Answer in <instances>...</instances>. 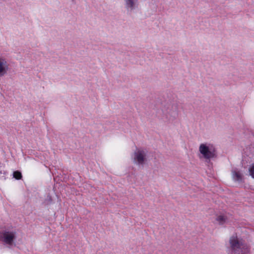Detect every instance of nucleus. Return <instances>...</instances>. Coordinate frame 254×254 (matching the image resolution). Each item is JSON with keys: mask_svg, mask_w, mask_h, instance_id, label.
<instances>
[{"mask_svg": "<svg viewBox=\"0 0 254 254\" xmlns=\"http://www.w3.org/2000/svg\"><path fill=\"white\" fill-rule=\"evenodd\" d=\"M199 157L206 160H210L217 156L214 146L209 143H200L198 147Z\"/></svg>", "mask_w": 254, "mask_h": 254, "instance_id": "f257e3e1", "label": "nucleus"}, {"mask_svg": "<svg viewBox=\"0 0 254 254\" xmlns=\"http://www.w3.org/2000/svg\"><path fill=\"white\" fill-rule=\"evenodd\" d=\"M230 244L232 249L235 251V254H249L248 247L240 241L237 237H231Z\"/></svg>", "mask_w": 254, "mask_h": 254, "instance_id": "f03ea898", "label": "nucleus"}, {"mask_svg": "<svg viewBox=\"0 0 254 254\" xmlns=\"http://www.w3.org/2000/svg\"><path fill=\"white\" fill-rule=\"evenodd\" d=\"M147 151L143 149L137 148L131 155L133 163L138 166L143 167L147 161Z\"/></svg>", "mask_w": 254, "mask_h": 254, "instance_id": "7ed1b4c3", "label": "nucleus"}, {"mask_svg": "<svg viewBox=\"0 0 254 254\" xmlns=\"http://www.w3.org/2000/svg\"><path fill=\"white\" fill-rule=\"evenodd\" d=\"M16 233L14 230L5 229L0 232V240L3 243L11 245L16 239Z\"/></svg>", "mask_w": 254, "mask_h": 254, "instance_id": "20e7f679", "label": "nucleus"}, {"mask_svg": "<svg viewBox=\"0 0 254 254\" xmlns=\"http://www.w3.org/2000/svg\"><path fill=\"white\" fill-rule=\"evenodd\" d=\"M9 69L7 60L3 57H0V77L5 75Z\"/></svg>", "mask_w": 254, "mask_h": 254, "instance_id": "39448f33", "label": "nucleus"}, {"mask_svg": "<svg viewBox=\"0 0 254 254\" xmlns=\"http://www.w3.org/2000/svg\"><path fill=\"white\" fill-rule=\"evenodd\" d=\"M232 177L234 181L238 183L242 182L244 180L243 173L237 170H233L232 171Z\"/></svg>", "mask_w": 254, "mask_h": 254, "instance_id": "423d86ee", "label": "nucleus"}, {"mask_svg": "<svg viewBox=\"0 0 254 254\" xmlns=\"http://www.w3.org/2000/svg\"><path fill=\"white\" fill-rule=\"evenodd\" d=\"M125 7L128 11H132L137 7V0H124Z\"/></svg>", "mask_w": 254, "mask_h": 254, "instance_id": "0eeeda50", "label": "nucleus"}, {"mask_svg": "<svg viewBox=\"0 0 254 254\" xmlns=\"http://www.w3.org/2000/svg\"><path fill=\"white\" fill-rule=\"evenodd\" d=\"M216 221L217 223L222 225L227 222V218L224 216L219 215L216 218Z\"/></svg>", "mask_w": 254, "mask_h": 254, "instance_id": "6e6552de", "label": "nucleus"}, {"mask_svg": "<svg viewBox=\"0 0 254 254\" xmlns=\"http://www.w3.org/2000/svg\"><path fill=\"white\" fill-rule=\"evenodd\" d=\"M249 175L254 179V164H252L249 168Z\"/></svg>", "mask_w": 254, "mask_h": 254, "instance_id": "1a4fd4ad", "label": "nucleus"}, {"mask_svg": "<svg viewBox=\"0 0 254 254\" xmlns=\"http://www.w3.org/2000/svg\"><path fill=\"white\" fill-rule=\"evenodd\" d=\"M13 175V177L15 178L17 180H19L22 177L21 173L19 171L14 172Z\"/></svg>", "mask_w": 254, "mask_h": 254, "instance_id": "9d476101", "label": "nucleus"}]
</instances>
